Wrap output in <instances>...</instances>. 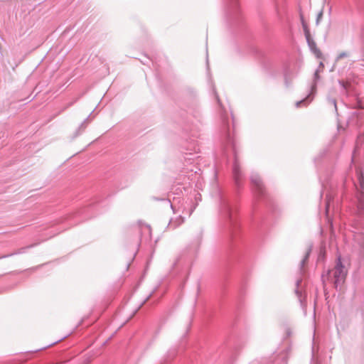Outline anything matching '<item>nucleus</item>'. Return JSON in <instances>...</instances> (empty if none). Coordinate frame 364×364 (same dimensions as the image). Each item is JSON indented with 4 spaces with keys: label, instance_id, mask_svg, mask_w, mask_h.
Masks as SVG:
<instances>
[{
    "label": "nucleus",
    "instance_id": "nucleus-6",
    "mask_svg": "<svg viewBox=\"0 0 364 364\" xmlns=\"http://www.w3.org/2000/svg\"><path fill=\"white\" fill-rule=\"evenodd\" d=\"M319 69H316V70L314 73V80L313 83L311 86V91L310 93L305 97L304 99L296 102V107H301L302 106H306L309 105L314 99V96L316 92V86H317V82L320 79L319 76Z\"/></svg>",
    "mask_w": 364,
    "mask_h": 364
},
{
    "label": "nucleus",
    "instance_id": "nucleus-3",
    "mask_svg": "<svg viewBox=\"0 0 364 364\" xmlns=\"http://www.w3.org/2000/svg\"><path fill=\"white\" fill-rule=\"evenodd\" d=\"M215 98L218 101V105L220 106V117L222 123V127H221V134L223 137V140L226 144L227 146H230L232 148L233 151L235 152V142L234 139L232 136L230 127H229V122H228V117L227 111L225 109L224 107L222 105L220 100L219 99V97L218 94L214 90Z\"/></svg>",
    "mask_w": 364,
    "mask_h": 364
},
{
    "label": "nucleus",
    "instance_id": "nucleus-30",
    "mask_svg": "<svg viewBox=\"0 0 364 364\" xmlns=\"http://www.w3.org/2000/svg\"><path fill=\"white\" fill-rule=\"evenodd\" d=\"M29 247H32V245L28 246V247H26L25 248L26 249V248H29Z\"/></svg>",
    "mask_w": 364,
    "mask_h": 364
},
{
    "label": "nucleus",
    "instance_id": "nucleus-12",
    "mask_svg": "<svg viewBox=\"0 0 364 364\" xmlns=\"http://www.w3.org/2000/svg\"><path fill=\"white\" fill-rule=\"evenodd\" d=\"M272 364H287V358L284 353L277 356Z\"/></svg>",
    "mask_w": 364,
    "mask_h": 364
},
{
    "label": "nucleus",
    "instance_id": "nucleus-4",
    "mask_svg": "<svg viewBox=\"0 0 364 364\" xmlns=\"http://www.w3.org/2000/svg\"><path fill=\"white\" fill-rule=\"evenodd\" d=\"M358 183L353 182V186L356 190L357 209L358 214L364 216V177L358 172L357 173Z\"/></svg>",
    "mask_w": 364,
    "mask_h": 364
},
{
    "label": "nucleus",
    "instance_id": "nucleus-24",
    "mask_svg": "<svg viewBox=\"0 0 364 364\" xmlns=\"http://www.w3.org/2000/svg\"><path fill=\"white\" fill-rule=\"evenodd\" d=\"M26 248H22L21 250H19L18 252H15L14 254H21L22 252H23V250H25Z\"/></svg>",
    "mask_w": 364,
    "mask_h": 364
},
{
    "label": "nucleus",
    "instance_id": "nucleus-14",
    "mask_svg": "<svg viewBox=\"0 0 364 364\" xmlns=\"http://www.w3.org/2000/svg\"><path fill=\"white\" fill-rule=\"evenodd\" d=\"M301 283V279H299L296 280V288L295 289V293H296L299 301L301 302V304H302L303 303L302 292L299 289V286H300Z\"/></svg>",
    "mask_w": 364,
    "mask_h": 364
},
{
    "label": "nucleus",
    "instance_id": "nucleus-16",
    "mask_svg": "<svg viewBox=\"0 0 364 364\" xmlns=\"http://www.w3.org/2000/svg\"><path fill=\"white\" fill-rule=\"evenodd\" d=\"M311 251V248L309 247L308 249V250L306 251L304 257L303 258V259L300 262V271L301 272H303V267H304V265L306 264V263L307 262V261L309 259Z\"/></svg>",
    "mask_w": 364,
    "mask_h": 364
},
{
    "label": "nucleus",
    "instance_id": "nucleus-2",
    "mask_svg": "<svg viewBox=\"0 0 364 364\" xmlns=\"http://www.w3.org/2000/svg\"><path fill=\"white\" fill-rule=\"evenodd\" d=\"M347 274V270L343 266L341 262V257H338L334 268L327 272V274L322 275V279L324 282L326 277L328 280L331 281L334 287L338 289H341L342 284L344 283Z\"/></svg>",
    "mask_w": 364,
    "mask_h": 364
},
{
    "label": "nucleus",
    "instance_id": "nucleus-10",
    "mask_svg": "<svg viewBox=\"0 0 364 364\" xmlns=\"http://www.w3.org/2000/svg\"><path fill=\"white\" fill-rule=\"evenodd\" d=\"M333 198L332 197V195L331 193H326V215H328V213L330 211V209L331 206H333Z\"/></svg>",
    "mask_w": 364,
    "mask_h": 364
},
{
    "label": "nucleus",
    "instance_id": "nucleus-19",
    "mask_svg": "<svg viewBox=\"0 0 364 364\" xmlns=\"http://www.w3.org/2000/svg\"><path fill=\"white\" fill-rule=\"evenodd\" d=\"M320 181L322 185V188L323 190H326L327 188V181L326 180L323 179L322 177H320Z\"/></svg>",
    "mask_w": 364,
    "mask_h": 364
},
{
    "label": "nucleus",
    "instance_id": "nucleus-23",
    "mask_svg": "<svg viewBox=\"0 0 364 364\" xmlns=\"http://www.w3.org/2000/svg\"><path fill=\"white\" fill-rule=\"evenodd\" d=\"M324 68V65L322 62H320L319 65L317 69H319V72H322Z\"/></svg>",
    "mask_w": 364,
    "mask_h": 364
},
{
    "label": "nucleus",
    "instance_id": "nucleus-1",
    "mask_svg": "<svg viewBox=\"0 0 364 364\" xmlns=\"http://www.w3.org/2000/svg\"><path fill=\"white\" fill-rule=\"evenodd\" d=\"M237 207L235 203L223 195L220 196V213L230 228L237 226Z\"/></svg>",
    "mask_w": 364,
    "mask_h": 364
},
{
    "label": "nucleus",
    "instance_id": "nucleus-31",
    "mask_svg": "<svg viewBox=\"0 0 364 364\" xmlns=\"http://www.w3.org/2000/svg\"><path fill=\"white\" fill-rule=\"evenodd\" d=\"M363 43H364V37H363Z\"/></svg>",
    "mask_w": 364,
    "mask_h": 364
},
{
    "label": "nucleus",
    "instance_id": "nucleus-20",
    "mask_svg": "<svg viewBox=\"0 0 364 364\" xmlns=\"http://www.w3.org/2000/svg\"><path fill=\"white\" fill-rule=\"evenodd\" d=\"M89 121L90 117H88L86 119L84 120V122L80 125V128L85 129L86 127V125L89 123Z\"/></svg>",
    "mask_w": 364,
    "mask_h": 364
},
{
    "label": "nucleus",
    "instance_id": "nucleus-11",
    "mask_svg": "<svg viewBox=\"0 0 364 364\" xmlns=\"http://www.w3.org/2000/svg\"><path fill=\"white\" fill-rule=\"evenodd\" d=\"M184 222V218L182 216H179L175 220H171L168 224L170 228H176Z\"/></svg>",
    "mask_w": 364,
    "mask_h": 364
},
{
    "label": "nucleus",
    "instance_id": "nucleus-13",
    "mask_svg": "<svg viewBox=\"0 0 364 364\" xmlns=\"http://www.w3.org/2000/svg\"><path fill=\"white\" fill-rule=\"evenodd\" d=\"M339 84L341 85L343 92H345L346 95H349L350 93L352 90V86L350 83L345 82L343 80H339Z\"/></svg>",
    "mask_w": 364,
    "mask_h": 364
},
{
    "label": "nucleus",
    "instance_id": "nucleus-27",
    "mask_svg": "<svg viewBox=\"0 0 364 364\" xmlns=\"http://www.w3.org/2000/svg\"><path fill=\"white\" fill-rule=\"evenodd\" d=\"M200 197H201V195H199V197H196V199H200Z\"/></svg>",
    "mask_w": 364,
    "mask_h": 364
},
{
    "label": "nucleus",
    "instance_id": "nucleus-21",
    "mask_svg": "<svg viewBox=\"0 0 364 364\" xmlns=\"http://www.w3.org/2000/svg\"><path fill=\"white\" fill-rule=\"evenodd\" d=\"M322 16H323V10L320 11L319 13L317 15L316 24L319 23V21H321Z\"/></svg>",
    "mask_w": 364,
    "mask_h": 364
},
{
    "label": "nucleus",
    "instance_id": "nucleus-22",
    "mask_svg": "<svg viewBox=\"0 0 364 364\" xmlns=\"http://www.w3.org/2000/svg\"><path fill=\"white\" fill-rule=\"evenodd\" d=\"M143 228H144V231H147L148 233H149V234L151 233V227L149 225H146Z\"/></svg>",
    "mask_w": 364,
    "mask_h": 364
},
{
    "label": "nucleus",
    "instance_id": "nucleus-18",
    "mask_svg": "<svg viewBox=\"0 0 364 364\" xmlns=\"http://www.w3.org/2000/svg\"><path fill=\"white\" fill-rule=\"evenodd\" d=\"M348 56V53L347 52L341 53L336 58V62L339 61L341 59L343 58H346Z\"/></svg>",
    "mask_w": 364,
    "mask_h": 364
},
{
    "label": "nucleus",
    "instance_id": "nucleus-8",
    "mask_svg": "<svg viewBox=\"0 0 364 364\" xmlns=\"http://www.w3.org/2000/svg\"><path fill=\"white\" fill-rule=\"evenodd\" d=\"M232 175L235 185L239 188L240 186V181L242 178V174L240 169V164L235 154V161L232 166Z\"/></svg>",
    "mask_w": 364,
    "mask_h": 364
},
{
    "label": "nucleus",
    "instance_id": "nucleus-29",
    "mask_svg": "<svg viewBox=\"0 0 364 364\" xmlns=\"http://www.w3.org/2000/svg\"><path fill=\"white\" fill-rule=\"evenodd\" d=\"M200 197H201V195H199V197H196V199H200Z\"/></svg>",
    "mask_w": 364,
    "mask_h": 364
},
{
    "label": "nucleus",
    "instance_id": "nucleus-7",
    "mask_svg": "<svg viewBox=\"0 0 364 364\" xmlns=\"http://www.w3.org/2000/svg\"><path fill=\"white\" fill-rule=\"evenodd\" d=\"M251 183L253 186V189L258 196H262L265 193V190L261 180L260 176L257 173H252L250 177Z\"/></svg>",
    "mask_w": 364,
    "mask_h": 364
},
{
    "label": "nucleus",
    "instance_id": "nucleus-26",
    "mask_svg": "<svg viewBox=\"0 0 364 364\" xmlns=\"http://www.w3.org/2000/svg\"><path fill=\"white\" fill-rule=\"evenodd\" d=\"M195 208H196V207H193V209H191V212H190V213H189V215H191V214L192 213V212H193V210L195 209Z\"/></svg>",
    "mask_w": 364,
    "mask_h": 364
},
{
    "label": "nucleus",
    "instance_id": "nucleus-17",
    "mask_svg": "<svg viewBox=\"0 0 364 364\" xmlns=\"http://www.w3.org/2000/svg\"><path fill=\"white\" fill-rule=\"evenodd\" d=\"M199 156H196V153H186L184 156L185 161H190V163H192V161H194L195 159H198Z\"/></svg>",
    "mask_w": 364,
    "mask_h": 364
},
{
    "label": "nucleus",
    "instance_id": "nucleus-9",
    "mask_svg": "<svg viewBox=\"0 0 364 364\" xmlns=\"http://www.w3.org/2000/svg\"><path fill=\"white\" fill-rule=\"evenodd\" d=\"M306 40L310 50L316 55V58H321L322 57V53L321 50L317 48L316 43L312 37H308V38H306Z\"/></svg>",
    "mask_w": 364,
    "mask_h": 364
},
{
    "label": "nucleus",
    "instance_id": "nucleus-28",
    "mask_svg": "<svg viewBox=\"0 0 364 364\" xmlns=\"http://www.w3.org/2000/svg\"><path fill=\"white\" fill-rule=\"evenodd\" d=\"M200 197H201V195H199V197H196V199H200Z\"/></svg>",
    "mask_w": 364,
    "mask_h": 364
},
{
    "label": "nucleus",
    "instance_id": "nucleus-5",
    "mask_svg": "<svg viewBox=\"0 0 364 364\" xmlns=\"http://www.w3.org/2000/svg\"><path fill=\"white\" fill-rule=\"evenodd\" d=\"M225 12L230 21H236L240 14L239 0H224Z\"/></svg>",
    "mask_w": 364,
    "mask_h": 364
},
{
    "label": "nucleus",
    "instance_id": "nucleus-25",
    "mask_svg": "<svg viewBox=\"0 0 364 364\" xmlns=\"http://www.w3.org/2000/svg\"><path fill=\"white\" fill-rule=\"evenodd\" d=\"M331 102L334 105L335 107L336 108V103L335 100H332Z\"/></svg>",
    "mask_w": 364,
    "mask_h": 364
},
{
    "label": "nucleus",
    "instance_id": "nucleus-15",
    "mask_svg": "<svg viewBox=\"0 0 364 364\" xmlns=\"http://www.w3.org/2000/svg\"><path fill=\"white\" fill-rule=\"evenodd\" d=\"M300 18H301V24H302V27H303V30H304L305 38H308V37L311 36V33H310V31H309V29L308 28V26L306 25V23L304 21V17H303L302 14L300 15Z\"/></svg>",
    "mask_w": 364,
    "mask_h": 364
}]
</instances>
